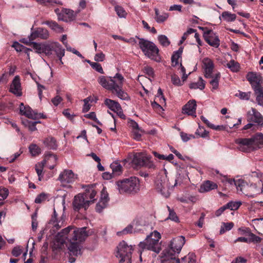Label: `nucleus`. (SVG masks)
I'll list each match as a JSON object with an SVG mask.
<instances>
[{
  "label": "nucleus",
  "mask_w": 263,
  "mask_h": 263,
  "mask_svg": "<svg viewBox=\"0 0 263 263\" xmlns=\"http://www.w3.org/2000/svg\"><path fill=\"white\" fill-rule=\"evenodd\" d=\"M124 81L123 76L119 73H116L114 77L108 78L102 76L98 79V83L103 88L116 95L120 99L128 101L130 100V97L123 89Z\"/></svg>",
  "instance_id": "1"
},
{
  "label": "nucleus",
  "mask_w": 263,
  "mask_h": 263,
  "mask_svg": "<svg viewBox=\"0 0 263 263\" xmlns=\"http://www.w3.org/2000/svg\"><path fill=\"white\" fill-rule=\"evenodd\" d=\"M251 178L257 179L256 183H248L241 179L237 184V192L249 197L253 198L258 194L263 192V174L259 171L253 172L250 175Z\"/></svg>",
  "instance_id": "2"
},
{
  "label": "nucleus",
  "mask_w": 263,
  "mask_h": 263,
  "mask_svg": "<svg viewBox=\"0 0 263 263\" xmlns=\"http://www.w3.org/2000/svg\"><path fill=\"white\" fill-rule=\"evenodd\" d=\"M88 236L86 228H75L73 226H68L58 233L57 239L61 245H63L66 240L68 241H83Z\"/></svg>",
  "instance_id": "3"
},
{
  "label": "nucleus",
  "mask_w": 263,
  "mask_h": 263,
  "mask_svg": "<svg viewBox=\"0 0 263 263\" xmlns=\"http://www.w3.org/2000/svg\"><path fill=\"white\" fill-rule=\"evenodd\" d=\"M161 235L157 231H154L147 235L145 239L140 242L138 245L139 253L140 254V260L142 261V254L143 252L150 250L156 253H158L161 250V243L159 240Z\"/></svg>",
  "instance_id": "4"
},
{
  "label": "nucleus",
  "mask_w": 263,
  "mask_h": 263,
  "mask_svg": "<svg viewBox=\"0 0 263 263\" xmlns=\"http://www.w3.org/2000/svg\"><path fill=\"white\" fill-rule=\"evenodd\" d=\"M117 189L121 194L135 193L140 189L139 180L136 177H130L117 182Z\"/></svg>",
  "instance_id": "5"
},
{
  "label": "nucleus",
  "mask_w": 263,
  "mask_h": 263,
  "mask_svg": "<svg viewBox=\"0 0 263 263\" xmlns=\"http://www.w3.org/2000/svg\"><path fill=\"white\" fill-rule=\"evenodd\" d=\"M134 250L132 245H128L123 240L120 242L115 251V256L119 263H132V255Z\"/></svg>",
  "instance_id": "6"
},
{
  "label": "nucleus",
  "mask_w": 263,
  "mask_h": 263,
  "mask_svg": "<svg viewBox=\"0 0 263 263\" xmlns=\"http://www.w3.org/2000/svg\"><path fill=\"white\" fill-rule=\"evenodd\" d=\"M139 45L145 55L157 62L160 61L159 49L154 43L144 39H139Z\"/></svg>",
  "instance_id": "7"
},
{
  "label": "nucleus",
  "mask_w": 263,
  "mask_h": 263,
  "mask_svg": "<svg viewBox=\"0 0 263 263\" xmlns=\"http://www.w3.org/2000/svg\"><path fill=\"white\" fill-rule=\"evenodd\" d=\"M155 185L156 190L164 197L167 198L170 196V182L166 175V170L164 169L157 176Z\"/></svg>",
  "instance_id": "8"
},
{
  "label": "nucleus",
  "mask_w": 263,
  "mask_h": 263,
  "mask_svg": "<svg viewBox=\"0 0 263 263\" xmlns=\"http://www.w3.org/2000/svg\"><path fill=\"white\" fill-rule=\"evenodd\" d=\"M183 52V47H181L179 49L174 52L172 58V65L173 67L179 66L178 69H180V72L182 74V79L183 82L185 81L188 77V74L185 73V69L181 64V55Z\"/></svg>",
  "instance_id": "9"
},
{
  "label": "nucleus",
  "mask_w": 263,
  "mask_h": 263,
  "mask_svg": "<svg viewBox=\"0 0 263 263\" xmlns=\"http://www.w3.org/2000/svg\"><path fill=\"white\" fill-rule=\"evenodd\" d=\"M77 178V175L71 170H65L60 174L58 180L63 186L70 187L69 184L74 182Z\"/></svg>",
  "instance_id": "10"
},
{
  "label": "nucleus",
  "mask_w": 263,
  "mask_h": 263,
  "mask_svg": "<svg viewBox=\"0 0 263 263\" xmlns=\"http://www.w3.org/2000/svg\"><path fill=\"white\" fill-rule=\"evenodd\" d=\"M91 203L92 200H86L83 194H78L74 197L72 206L75 211H79L82 209L86 210Z\"/></svg>",
  "instance_id": "11"
},
{
  "label": "nucleus",
  "mask_w": 263,
  "mask_h": 263,
  "mask_svg": "<svg viewBox=\"0 0 263 263\" xmlns=\"http://www.w3.org/2000/svg\"><path fill=\"white\" fill-rule=\"evenodd\" d=\"M57 216L54 210V215L52 217L48 224V227L51 228L50 231L53 233H55L57 230L66 225V216L63 214L59 219L57 218Z\"/></svg>",
  "instance_id": "12"
},
{
  "label": "nucleus",
  "mask_w": 263,
  "mask_h": 263,
  "mask_svg": "<svg viewBox=\"0 0 263 263\" xmlns=\"http://www.w3.org/2000/svg\"><path fill=\"white\" fill-rule=\"evenodd\" d=\"M237 148L241 152L249 153L255 150L251 138H238L235 140Z\"/></svg>",
  "instance_id": "13"
},
{
  "label": "nucleus",
  "mask_w": 263,
  "mask_h": 263,
  "mask_svg": "<svg viewBox=\"0 0 263 263\" xmlns=\"http://www.w3.org/2000/svg\"><path fill=\"white\" fill-rule=\"evenodd\" d=\"M31 30V34L28 36L30 41H33L36 38L46 40L49 37V31L45 28L39 27L33 30V27H32Z\"/></svg>",
  "instance_id": "14"
},
{
  "label": "nucleus",
  "mask_w": 263,
  "mask_h": 263,
  "mask_svg": "<svg viewBox=\"0 0 263 263\" xmlns=\"http://www.w3.org/2000/svg\"><path fill=\"white\" fill-rule=\"evenodd\" d=\"M247 79L251 84L253 90L262 88L260 85L261 77L260 74L253 72H250L247 75Z\"/></svg>",
  "instance_id": "15"
},
{
  "label": "nucleus",
  "mask_w": 263,
  "mask_h": 263,
  "mask_svg": "<svg viewBox=\"0 0 263 263\" xmlns=\"http://www.w3.org/2000/svg\"><path fill=\"white\" fill-rule=\"evenodd\" d=\"M49 46L50 48L48 57L52 55L53 52H54L57 57H63L65 55V50L62 46L57 42H49Z\"/></svg>",
  "instance_id": "16"
},
{
  "label": "nucleus",
  "mask_w": 263,
  "mask_h": 263,
  "mask_svg": "<svg viewBox=\"0 0 263 263\" xmlns=\"http://www.w3.org/2000/svg\"><path fill=\"white\" fill-rule=\"evenodd\" d=\"M185 238L183 236H179L173 238L171 242L170 247L171 249L174 250V252H176L178 254L185 243Z\"/></svg>",
  "instance_id": "17"
},
{
  "label": "nucleus",
  "mask_w": 263,
  "mask_h": 263,
  "mask_svg": "<svg viewBox=\"0 0 263 263\" xmlns=\"http://www.w3.org/2000/svg\"><path fill=\"white\" fill-rule=\"evenodd\" d=\"M9 91L17 97L22 95L21 80L18 76H16L13 79L9 88Z\"/></svg>",
  "instance_id": "18"
},
{
  "label": "nucleus",
  "mask_w": 263,
  "mask_h": 263,
  "mask_svg": "<svg viewBox=\"0 0 263 263\" xmlns=\"http://www.w3.org/2000/svg\"><path fill=\"white\" fill-rule=\"evenodd\" d=\"M248 120L258 125L263 124V117L255 108H252L247 113Z\"/></svg>",
  "instance_id": "19"
},
{
  "label": "nucleus",
  "mask_w": 263,
  "mask_h": 263,
  "mask_svg": "<svg viewBox=\"0 0 263 263\" xmlns=\"http://www.w3.org/2000/svg\"><path fill=\"white\" fill-rule=\"evenodd\" d=\"M204 37L206 42L211 46L214 47H218L220 44V41L218 36L212 31L209 30L204 33Z\"/></svg>",
  "instance_id": "20"
},
{
  "label": "nucleus",
  "mask_w": 263,
  "mask_h": 263,
  "mask_svg": "<svg viewBox=\"0 0 263 263\" xmlns=\"http://www.w3.org/2000/svg\"><path fill=\"white\" fill-rule=\"evenodd\" d=\"M176 255L178 254L176 252H174V250L171 249L170 248L166 249L161 253V262L162 263L167 261L172 262V261H175Z\"/></svg>",
  "instance_id": "21"
},
{
  "label": "nucleus",
  "mask_w": 263,
  "mask_h": 263,
  "mask_svg": "<svg viewBox=\"0 0 263 263\" xmlns=\"http://www.w3.org/2000/svg\"><path fill=\"white\" fill-rule=\"evenodd\" d=\"M49 43H37L32 42L31 43L33 49L37 53H44L46 56H49L50 47L49 46Z\"/></svg>",
  "instance_id": "22"
},
{
  "label": "nucleus",
  "mask_w": 263,
  "mask_h": 263,
  "mask_svg": "<svg viewBox=\"0 0 263 263\" xmlns=\"http://www.w3.org/2000/svg\"><path fill=\"white\" fill-rule=\"evenodd\" d=\"M82 241H69V245L68 246L69 253L70 256L73 255L77 256L81 255L82 254V246L80 242Z\"/></svg>",
  "instance_id": "23"
},
{
  "label": "nucleus",
  "mask_w": 263,
  "mask_h": 263,
  "mask_svg": "<svg viewBox=\"0 0 263 263\" xmlns=\"http://www.w3.org/2000/svg\"><path fill=\"white\" fill-rule=\"evenodd\" d=\"M202 64L205 77L206 78H211L214 69L213 62L211 59L206 58L203 59Z\"/></svg>",
  "instance_id": "24"
},
{
  "label": "nucleus",
  "mask_w": 263,
  "mask_h": 263,
  "mask_svg": "<svg viewBox=\"0 0 263 263\" xmlns=\"http://www.w3.org/2000/svg\"><path fill=\"white\" fill-rule=\"evenodd\" d=\"M196 102L195 100H190L183 107V112L194 118L196 117Z\"/></svg>",
  "instance_id": "25"
},
{
  "label": "nucleus",
  "mask_w": 263,
  "mask_h": 263,
  "mask_svg": "<svg viewBox=\"0 0 263 263\" xmlns=\"http://www.w3.org/2000/svg\"><path fill=\"white\" fill-rule=\"evenodd\" d=\"M20 111L21 115H24L30 119H35L37 117L36 112L33 111L29 106H24L23 103L20 104Z\"/></svg>",
  "instance_id": "26"
},
{
  "label": "nucleus",
  "mask_w": 263,
  "mask_h": 263,
  "mask_svg": "<svg viewBox=\"0 0 263 263\" xmlns=\"http://www.w3.org/2000/svg\"><path fill=\"white\" fill-rule=\"evenodd\" d=\"M132 222L135 227V231L138 233L143 231V228L148 225L146 219L143 217H136Z\"/></svg>",
  "instance_id": "27"
},
{
  "label": "nucleus",
  "mask_w": 263,
  "mask_h": 263,
  "mask_svg": "<svg viewBox=\"0 0 263 263\" xmlns=\"http://www.w3.org/2000/svg\"><path fill=\"white\" fill-rule=\"evenodd\" d=\"M97 191L92 185H87L86 186L85 193L83 194L86 200H92V203L95 200V197L96 196Z\"/></svg>",
  "instance_id": "28"
},
{
  "label": "nucleus",
  "mask_w": 263,
  "mask_h": 263,
  "mask_svg": "<svg viewBox=\"0 0 263 263\" xmlns=\"http://www.w3.org/2000/svg\"><path fill=\"white\" fill-rule=\"evenodd\" d=\"M148 155L143 153H137L134 156L133 162L137 166H144Z\"/></svg>",
  "instance_id": "29"
},
{
  "label": "nucleus",
  "mask_w": 263,
  "mask_h": 263,
  "mask_svg": "<svg viewBox=\"0 0 263 263\" xmlns=\"http://www.w3.org/2000/svg\"><path fill=\"white\" fill-rule=\"evenodd\" d=\"M217 186H218L216 183L214 182L207 180L202 183L199 189V191L200 193L208 192L212 190L217 189Z\"/></svg>",
  "instance_id": "30"
},
{
  "label": "nucleus",
  "mask_w": 263,
  "mask_h": 263,
  "mask_svg": "<svg viewBox=\"0 0 263 263\" xmlns=\"http://www.w3.org/2000/svg\"><path fill=\"white\" fill-rule=\"evenodd\" d=\"M250 138L252 140L255 150L263 146V134L262 133H257Z\"/></svg>",
  "instance_id": "31"
},
{
  "label": "nucleus",
  "mask_w": 263,
  "mask_h": 263,
  "mask_svg": "<svg viewBox=\"0 0 263 263\" xmlns=\"http://www.w3.org/2000/svg\"><path fill=\"white\" fill-rule=\"evenodd\" d=\"M76 17L73 11L68 9H63V14L59 18L60 21L68 22L73 21Z\"/></svg>",
  "instance_id": "32"
},
{
  "label": "nucleus",
  "mask_w": 263,
  "mask_h": 263,
  "mask_svg": "<svg viewBox=\"0 0 263 263\" xmlns=\"http://www.w3.org/2000/svg\"><path fill=\"white\" fill-rule=\"evenodd\" d=\"M42 25L48 26L52 30L57 33H62L64 31V29L60 26L57 22L52 21H47L42 23Z\"/></svg>",
  "instance_id": "33"
},
{
  "label": "nucleus",
  "mask_w": 263,
  "mask_h": 263,
  "mask_svg": "<svg viewBox=\"0 0 263 263\" xmlns=\"http://www.w3.org/2000/svg\"><path fill=\"white\" fill-rule=\"evenodd\" d=\"M154 11L155 12V20L158 23H163L169 16L168 13L166 12H162V14H160L159 9L157 8H154Z\"/></svg>",
  "instance_id": "34"
},
{
  "label": "nucleus",
  "mask_w": 263,
  "mask_h": 263,
  "mask_svg": "<svg viewBox=\"0 0 263 263\" xmlns=\"http://www.w3.org/2000/svg\"><path fill=\"white\" fill-rule=\"evenodd\" d=\"M104 103L109 109L115 112L121 109V105L120 104L114 100L106 99Z\"/></svg>",
  "instance_id": "35"
},
{
  "label": "nucleus",
  "mask_w": 263,
  "mask_h": 263,
  "mask_svg": "<svg viewBox=\"0 0 263 263\" xmlns=\"http://www.w3.org/2000/svg\"><path fill=\"white\" fill-rule=\"evenodd\" d=\"M212 80L210 81V84L212 86L211 90L214 91L218 88L219 81L220 78V73L219 72L216 73L214 76L212 75Z\"/></svg>",
  "instance_id": "36"
},
{
  "label": "nucleus",
  "mask_w": 263,
  "mask_h": 263,
  "mask_svg": "<svg viewBox=\"0 0 263 263\" xmlns=\"http://www.w3.org/2000/svg\"><path fill=\"white\" fill-rule=\"evenodd\" d=\"M222 18L227 22H234L236 20V15L235 14L231 13L229 11H224L219 16V19L220 20Z\"/></svg>",
  "instance_id": "37"
},
{
  "label": "nucleus",
  "mask_w": 263,
  "mask_h": 263,
  "mask_svg": "<svg viewBox=\"0 0 263 263\" xmlns=\"http://www.w3.org/2000/svg\"><path fill=\"white\" fill-rule=\"evenodd\" d=\"M46 163V160H44L42 161L37 163L35 166V169L37 174L39 180L41 181L43 177V170Z\"/></svg>",
  "instance_id": "38"
},
{
  "label": "nucleus",
  "mask_w": 263,
  "mask_h": 263,
  "mask_svg": "<svg viewBox=\"0 0 263 263\" xmlns=\"http://www.w3.org/2000/svg\"><path fill=\"white\" fill-rule=\"evenodd\" d=\"M44 145L48 148L55 149L57 147V144L55 139L50 137L46 138L43 141Z\"/></svg>",
  "instance_id": "39"
},
{
  "label": "nucleus",
  "mask_w": 263,
  "mask_h": 263,
  "mask_svg": "<svg viewBox=\"0 0 263 263\" xmlns=\"http://www.w3.org/2000/svg\"><path fill=\"white\" fill-rule=\"evenodd\" d=\"M110 167L112 170V174L114 176H118L122 173V166L118 162H112Z\"/></svg>",
  "instance_id": "40"
},
{
  "label": "nucleus",
  "mask_w": 263,
  "mask_h": 263,
  "mask_svg": "<svg viewBox=\"0 0 263 263\" xmlns=\"http://www.w3.org/2000/svg\"><path fill=\"white\" fill-rule=\"evenodd\" d=\"M205 87V82L201 77L199 78V80L197 82L192 83L190 85V88L191 89H199L203 90Z\"/></svg>",
  "instance_id": "41"
},
{
  "label": "nucleus",
  "mask_w": 263,
  "mask_h": 263,
  "mask_svg": "<svg viewBox=\"0 0 263 263\" xmlns=\"http://www.w3.org/2000/svg\"><path fill=\"white\" fill-rule=\"evenodd\" d=\"M137 233L135 231V227L132 222L126 227H125L122 231L117 232L118 235H121L122 234H127L131 233Z\"/></svg>",
  "instance_id": "42"
},
{
  "label": "nucleus",
  "mask_w": 263,
  "mask_h": 263,
  "mask_svg": "<svg viewBox=\"0 0 263 263\" xmlns=\"http://www.w3.org/2000/svg\"><path fill=\"white\" fill-rule=\"evenodd\" d=\"M256 95V100L257 104L261 106H263V89L262 88H258L257 89L254 90Z\"/></svg>",
  "instance_id": "43"
},
{
  "label": "nucleus",
  "mask_w": 263,
  "mask_h": 263,
  "mask_svg": "<svg viewBox=\"0 0 263 263\" xmlns=\"http://www.w3.org/2000/svg\"><path fill=\"white\" fill-rule=\"evenodd\" d=\"M166 208L168 211L169 215L167 219H170L172 221H173L176 222H179V219L178 216L176 215V213L174 211L173 209H172L168 205L166 206Z\"/></svg>",
  "instance_id": "44"
},
{
  "label": "nucleus",
  "mask_w": 263,
  "mask_h": 263,
  "mask_svg": "<svg viewBox=\"0 0 263 263\" xmlns=\"http://www.w3.org/2000/svg\"><path fill=\"white\" fill-rule=\"evenodd\" d=\"M241 205L240 201H231L228 203L225 204L227 209H230L231 210H236Z\"/></svg>",
  "instance_id": "45"
},
{
  "label": "nucleus",
  "mask_w": 263,
  "mask_h": 263,
  "mask_svg": "<svg viewBox=\"0 0 263 263\" xmlns=\"http://www.w3.org/2000/svg\"><path fill=\"white\" fill-rule=\"evenodd\" d=\"M227 67L233 72H237L239 69V64L234 60H231L227 64Z\"/></svg>",
  "instance_id": "46"
},
{
  "label": "nucleus",
  "mask_w": 263,
  "mask_h": 263,
  "mask_svg": "<svg viewBox=\"0 0 263 263\" xmlns=\"http://www.w3.org/2000/svg\"><path fill=\"white\" fill-rule=\"evenodd\" d=\"M234 226L233 222H223L220 230V234H222L226 232L231 230Z\"/></svg>",
  "instance_id": "47"
},
{
  "label": "nucleus",
  "mask_w": 263,
  "mask_h": 263,
  "mask_svg": "<svg viewBox=\"0 0 263 263\" xmlns=\"http://www.w3.org/2000/svg\"><path fill=\"white\" fill-rule=\"evenodd\" d=\"M115 10L119 17L125 18L126 17L127 12L122 7L117 5L115 7Z\"/></svg>",
  "instance_id": "48"
},
{
  "label": "nucleus",
  "mask_w": 263,
  "mask_h": 263,
  "mask_svg": "<svg viewBox=\"0 0 263 263\" xmlns=\"http://www.w3.org/2000/svg\"><path fill=\"white\" fill-rule=\"evenodd\" d=\"M29 152L32 156H36L41 153V148L35 144H31L29 147Z\"/></svg>",
  "instance_id": "49"
},
{
  "label": "nucleus",
  "mask_w": 263,
  "mask_h": 263,
  "mask_svg": "<svg viewBox=\"0 0 263 263\" xmlns=\"http://www.w3.org/2000/svg\"><path fill=\"white\" fill-rule=\"evenodd\" d=\"M160 43L164 47L168 46L170 44L167 37L164 35H160L158 37Z\"/></svg>",
  "instance_id": "50"
},
{
  "label": "nucleus",
  "mask_w": 263,
  "mask_h": 263,
  "mask_svg": "<svg viewBox=\"0 0 263 263\" xmlns=\"http://www.w3.org/2000/svg\"><path fill=\"white\" fill-rule=\"evenodd\" d=\"M248 235L249 236V238H248L249 242L259 243L262 240L261 238L250 232H249Z\"/></svg>",
  "instance_id": "51"
},
{
  "label": "nucleus",
  "mask_w": 263,
  "mask_h": 263,
  "mask_svg": "<svg viewBox=\"0 0 263 263\" xmlns=\"http://www.w3.org/2000/svg\"><path fill=\"white\" fill-rule=\"evenodd\" d=\"M39 122H31L28 120L26 121H23V123L25 124L26 126H28L29 129L31 131H35L36 130V124Z\"/></svg>",
  "instance_id": "52"
},
{
  "label": "nucleus",
  "mask_w": 263,
  "mask_h": 263,
  "mask_svg": "<svg viewBox=\"0 0 263 263\" xmlns=\"http://www.w3.org/2000/svg\"><path fill=\"white\" fill-rule=\"evenodd\" d=\"M39 4L44 5L47 4L52 5L53 4H57L60 5H62V3L60 1L57 2L56 0H35Z\"/></svg>",
  "instance_id": "53"
},
{
  "label": "nucleus",
  "mask_w": 263,
  "mask_h": 263,
  "mask_svg": "<svg viewBox=\"0 0 263 263\" xmlns=\"http://www.w3.org/2000/svg\"><path fill=\"white\" fill-rule=\"evenodd\" d=\"M107 203L106 202L99 200L96 205V210L98 213H101L103 210L107 207Z\"/></svg>",
  "instance_id": "54"
},
{
  "label": "nucleus",
  "mask_w": 263,
  "mask_h": 263,
  "mask_svg": "<svg viewBox=\"0 0 263 263\" xmlns=\"http://www.w3.org/2000/svg\"><path fill=\"white\" fill-rule=\"evenodd\" d=\"M142 133V130L140 128L133 130L132 134L133 138L137 141L140 140Z\"/></svg>",
  "instance_id": "55"
},
{
  "label": "nucleus",
  "mask_w": 263,
  "mask_h": 263,
  "mask_svg": "<svg viewBox=\"0 0 263 263\" xmlns=\"http://www.w3.org/2000/svg\"><path fill=\"white\" fill-rule=\"evenodd\" d=\"M9 193V191L7 189L0 187V201L7 198Z\"/></svg>",
  "instance_id": "56"
},
{
  "label": "nucleus",
  "mask_w": 263,
  "mask_h": 263,
  "mask_svg": "<svg viewBox=\"0 0 263 263\" xmlns=\"http://www.w3.org/2000/svg\"><path fill=\"white\" fill-rule=\"evenodd\" d=\"M90 97H87L86 99L83 100L84 104L83 107V112H87L90 108V105L89 102L90 101Z\"/></svg>",
  "instance_id": "57"
},
{
  "label": "nucleus",
  "mask_w": 263,
  "mask_h": 263,
  "mask_svg": "<svg viewBox=\"0 0 263 263\" xmlns=\"http://www.w3.org/2000/svg\"><path fill=\"white\" fill-rule=\"evenodd\" d=\"M48 198V195L45 193H42L39 195L35 199V202L36 203H41L45 201Z\"/></svg>",
  "instance_id": "58"
},
{
  "label": "nucleus",
  "mask_w": 263,
  "mask_h": 263,
  "mask_svg": "<svg viewBox=\"0 0 263 263\" xmlns=\"http://www.w3.org/2000/svg\"><path fill=\"white\" fill-rule=\"evenodd\" d=\"M156 99H159L160 103L161 104L164 103L165 104V99L163 95V92L162 89L159 88L158 90L157 94L156 97Z\"/></svg>",
  "instance_id": "59"
},
{
  "label": "nucleus",
  "mask_w": 263,
  "mask_h": 263,
  "mask_svg": "<svg viewBox=\"0 0 263 263\" xmlns=\"http://www.w3.org/2000/svg\"><path fill=\"white\" fill-rule=\"evenodd\" d=\"M90 65L96 71H98L100 73H104V71L101 64L96 62H91L90 63Z\"/></svg>",
  "instance_id": "60"
},
{
  "label": "nucleus",
  "mask_w": 263,
  "mask_h": 263,
  "mask_svg": "<svg viewBox=\"0 0 263 263\" xmlns=\"http://www.w3.org/2000/svg\"><path fill=\"white\" fill-rule=\"evenodd\" d=\"M100 200L106 202L107 203H108V202L109 201L108 193H107L106 189L104 187L102 189V190L101 191V197H100Z\"/></svg>",
  "instance_id": "61"
},
{
  "label": "nucleus",
  "mask_w": 263,
  "mask_h": 263,
  "mask_svg": "<svg viewBox=\"0 0 263 263\" xmlns=\"http://www.w3.org/2000/svg\"><path fill=\"white\" fill-rule=\"evenodd\" d=\"M171 80L172 83L175 85L180 86L182 85V83L181 82L179 77L175 74L172 76Z\"/></svg>",
  "instance_id": "62"
},
{
  "label": "nucleus",
  "mask_w": 263,
  "mask_h": 263,
  "mask_svg": "<svg viewBox=\"0 0 263 263\" xmlns=\"http://www.w3.org/2000/svg\"><path fill=\"white\" fill-rule=\"evenodd\" d=\"M86 118L92 119L96 122L98 124L101 125L102 123L98 120L95 112H91L89 114H86L84 116Z\"/></svg>",
  "instance_id": "63"
},
{
  "label": "nucleus",
  "mask_w": 263,
  "mask_h": 263,
  "mask_svg": "<svg viewBox=\"0 0 263 263\" xmlns=\"http://www.w3.org/2000/svg\"><path fill=\"white\" fill-rule=\"evenodd\" d=\"M22 253V248L20 246L15 247L12 251V254L15 257H18Z\"/></svg>",
  "instance_id": "64"
}]
</instances>
